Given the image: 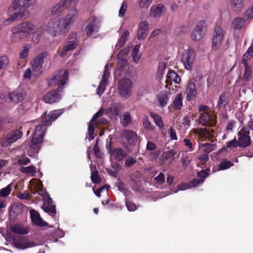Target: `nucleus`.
I'll list each match as a JSON object with an SVG mask.
<instances>
[{
    "label": "nucleus",
    "mask_w": 253,
    "mask_h": 253,
    "mask_svg": "<svg viewBox=\"0 0 253 253\" xmlns=\"http://www.w3.org/2000/svg\"><path fill=\"white\" fill-rule=\"evenodd\" d=\"M69 81V73L67 70H59L48 82L49 86L57 87L46 93L43 97V101L46 103L53 104L59 102L62 99L63 89Z\"/></svg>",
    "instance_id": "obj_1"
},
{
    "label": "nucleus",
    "mask_w": 253,
    "mask_h": 253,
    "mask_svg": "<svg viewBox=\"0 0 253 253\" xmlns=\"http://www.w3.org/2000/svg\"><path fill=\"white\" fill-rule=\"evenodd\" d=\"M77 15L78 11L76 9L71 10L63 20L62 26L59 16L52 18L47 23L46 30L48 33L53 37L57 36L61 32L66 35L77 18Z\"/></svg>",
    "instance_id": "obj_2"
},
{
    "label": "nucleus",
    "mask_w": 253,
    "mask_h": 253,
    "mask_svg": "<svg viewBox=\"0 0 253 253\" xmlns=\"http://www.w3.org/2000/svg\"><path fill=\"white\" fill-rule=\"evenodd\" d=\"M64 111L63 109L55 110L49 112L47 115L45 113L42 115L41 125L37 126L35 128L33 134L31 147L37 146L42 142L46 127L51 126L52 123L62 114Z\"/></svg>",
    "instance_id": "obj_3"
},
{
    "label": "nucleus",
    "mask_w": 253,
    "mask_h": 253,
    "mask_svg": "<svg viewBox=\"0 0 253 253\" xmlns=\"http://www.w3.org/2000/svg\"><path fill=\"white\" fill-rule=\"evenodd\" d=\"M36 2V0H14L12 6L9 8V12L15 11L9 20L13 21L18 18L23 17L26 14H29L28 11L25 10L29 7L33 5Z\"/></svg>",
    "instance_id": "obj_4"
},
{
    "label": "nucleus",
    "mask_w": 253,
    "mask_h": 253,
    "mask_svg": "<svg viewBox=\"0 0 253 253\" xmlns=\"http://www.w3.org/2000/svg\"><path fill=\"white\" fill-rule=\"evenodd\" d=\"M77 36L78 34L76 32L72 33L68 36L65 45L58 51L61 57L66 56L70 51H73L78 46L79 42L77 40Z\"/></svg>",
    "instance_id": "obj_5"
},
{
    "label": "nucleus",
    "mask_w": 253,
    "mask_h": 253,
    "mask_svg": "<svg viewBox=\"0 0 253 253\" xmlns=\"http://www.w3.org/2000/svg\"><path fill=\"white\" fill-rule=\"evenodd\" d=\"M132 83L130 79L124 78L121 80L118 84V89L120 95L127 98L131 95Z\"/></svg>",
    "instance_id": "obj_6"
},
{
    "label": "nucleus",
    "mask_w": 253,
    "mask_h": 253,
    "mask_svg": "<svg viewBox=\"0 0 253 253\" xmlns=\"http://www.w3.org/2000/svg\"><path fill=\"white\" fill-rule=\"evenodd\" d=\"M250 131L248 127H243L238 133L239 147L245 148L251 144Z\"/></svg>",
    "instance_id": "obj_7"
},
{
    "label": "nucleus",
    "mask_w": 253,
    "mask_h": 253,
    "mask_svg": "<svg viewBox=\"0 0 253 253\" xmlns=\"http://www.w3.org/2000/svg\"><path fill=\"white\" fill-rule=\"evenodd\" d=\"M23 135V132L20 129L11 130L2 139L1 145L7 147L20 139Z\"/></svg>",
    "instance_id": "obj_8"
},
{
    "label": "nucleus",
    "mask_w": 253,
    "mask_h": 253,
    "mask_svg": "<svg viewBox=\"0 0 253 253\" xmlns=\"http://www.w3.org/2000/svg\"><path fill=\"white\" fill-rule=\"evenodd\" d=\"M86 24L84 32L87 37H91L93 34L99 31L100 28L99 21L95 16H93L91 17L86 21Z\"/></svg>",
    "instance_id": "obj_9"
},
{
    "label": "nucleus",
    "mask_w": 253,
    "mask_h": 253,
    "mask_svg": "<svg viewBox=\"0 0 253 253\" xmlns=\"http://www.w3.org/2000/svg\"><path fill=\"white\" fill-rule=\"evenodd\" d=\"M207 28V26L205 21H199L192 33V39L196 41H199L202 40L205 35Z\"/></svg>",
    "instance_id": "obj_10"
},
{
    "label": "nucleus",
    "mask_w": 253,
    "mask_h": 253,
    "mask_svg": "<svg viewBox=\"0 0 253 253\" xmlns=\"http://www.w3.org/2000/svg\"><path fill=\"white\" fill-rule=\"evenodd\" d=\"M225 34V32L221 27L216 26L214 28L212 40V46L214 50H217L220 47Z\"/></svg>",
    "instance_id": "obj_11"
},
{
    "label": "nucleus",
    "mask_w": 253,
    "mask_h": 253,
    "mask_svg": "<svg viewBox=\"0 0 253 253\" xmlns=\"http://www.w3.org/2000/svg\"><path fill=\"white\" fill-rule=\"evenodd\" d=\"M37 29L36 26L30 22H23L16 27L12 29L11 31L14 34L19 33H24L30 34L34 32Z\"/></svg>",
    "instance_id": "obj_12"
},
{
    "label": "nucleus",
    "mask_w": 253,
    "mask_h": 253,
    "mask_svg": "<svg viewBox=\"0 0 253 253\" xmlns=\"http://www.w3.org/2000/svg\"><path fill=\"white\" fill-rule=\"evenodd\" d=\"M195 52L194 50L189 49L184 53L181 58V61L187 70H190L195 61Z\"/></svg>",
    "instance_id": "obj_13"
},
{
    "label": "nucleus",
    "mask_w": 253,
    "mask_h": 253,
    "mask_svg": "<svg viewBox=\"0 0 253 253\" xmlns=\"http://www.w3.org/2000/svg\"><path fill=\"white\" fill-rule=\"evenodd\" d=\"M47 52H43L33 59L32 61V67L34 72H41L44 63V58L47 56Z\"/></svg>",
    "instance_id": "obj_14"
},
{
    "label": "nucleus",
    "mask_w": 253,
    "mask_h": 253,
    "mask_svg": "<svg viewBox=\"0 0 253 253\" xmlns=\"http://www.w3.org/2000/svg\"><path fill=\"white\" fill-rule=\"evenodd\" d=\"M12 240L14 247L22 250L32 247L35 244L34 243L27 241L25 238L19 236H14Z\"/></svg>",
    "instance_id": "obj_15"
},
{
    "label": "nucleus",
    "mask_w": 253,
    "mask_h": 253,
    "mask_svg": "<svg viewBox=\"0 0 253 253\" xmlns=\"http://www.w3.org/2000/svg\"><path fill=\"white\" fill-rule=\"evenodd\" d=\"M26 95V91L23 89L18 87L16 90L9 92L8 96L12 102L18 103L24 100Z\"/></svg>",
    "instance_id": "obj_16"
},
{
    "label": "nucleus",
    "mask_w": 253,
    "mask_h": 253,
    "mask_svg": "<svg viewBox=\"0 0 253 253\" xmlns=\"http://www.w3.org/2000/svg\"><path fill=\"white\" fill-rule=\"evenodd\" d=\"M124 141H126L130 145H134L137 141V136L135 132L132 130L125 129L122 134Z\"/></svg>",
    "instance_id": "obj_17"
},
{
    "label": "nucleus",
    "mask_w": 253,
    "mask_h": 253,
    "mask_svg": "<svg viewBox=\"0 0 253 253\" xmlns=\"http://www.w3.org/2000/svg\"><path fill=\"white\" fill-rule=\"evenodd\" d=\"M129 178L132 182V190L135 192H140L142 190V182L139 173L137 172L131 173Z\"/></svg>",
    "instance_id": "obj_18"
},
{
    "label": "nucleus",
    "mask_w": 253,
    "mask_h": 253,
    "mask_svg": "<svg viewBox=\"0 0 253 253\" xmlns=\"http://www.w3.org/2000/svg\"><path fill=\"white\" fill-rule=\"evenodd\" d=\"M72 1V0H61L52 8L51 14L56 15L62 12L71 5Z\"/></svg>",
    "instance_id": "obj_19"
},
{
    "label": "nucleus",
    "mask_w": 253,
    "mask_h": 253,
    "mask_svg": "<svg viewBox=\"0 0 253 253\" xmlns=\"http://www.w3.org/2000/svg\"><path fill=\"white\" fill-rule=\"evenodd\" d=\"M245 71L244 74L243 75V77H241V76L239 77L238 81H240L242 80V84L245 85L247 82H249L251 80L253 77V67L252 65H243Z\"/></svg>",
    "instance_id": "obj_20"
},
{
    "label": "nucleus",
    "mask_w": 253,
    "mask_h": 253,
    "mask_svg": "<svg viewBox=\"0 0 253 253\" xmlns=\"http://www.w3.org/2000/svg\"><path fill=\"white\" fill-rule=\"evenodd\" d=\"M149 24L146 21H142L140 22L137 31V39L141 41L145 39L148 35Z\"/></svg>",
    "instance_id": "obj_21"
},
{
    "label": "nucleus",
    "mask_w": 253,
    "mask_h": 253,
    "mask_svg": "<svg viewBox=\"0 0 253 253\" xmlns=\"http://www.w3.org/2000/svg\"><path fill=\"white\" fill-rule=\"evenodd\" d=\"M110 157L116 161H123L127 156L126 152L120 148H114L110 152Z\"/></svg>",
    "instance_id": "obj_22"
},
{
    "label": "nucleus",
    "mask_w": 253,
    "mask_h": 253,
    "mask_svg": "<svg viewBox=\"0 0 253 253\" xmlns=\"http://www.w3.org/2000/svg\"><path fill=\"white\" fill-rule=\"evenodd\" d=\"M30 213L32 222L34 224L40 227H43L47 224L42 220L39 212L35 210H31Z\"/></svg>",
    "instance_id": "obj_23"
},
{
    "label": "nucleus",
    "mask_w": 253,
    "mask_h": 253,
    "mask_svg": "<svg viewBox=\"0 0 253 253\" xmlns=\"http://www.w3.org/2000/svg\"><path fill=\"white\" fill-rule=\"evenodd\" d=\"M165 8L162 3L153 5L150 9V15L153 18L160 16L165 12Z\"/></svg>",
    "instance_id": "obj_24"
},
{
    "label": "nucleus",
    "mask_w": 253,
    "mask_h": 253,
    "mask_svg": "<svg viewBox=\"0 0 253 253\" xmlns=\"http://www.w3.org/2000/svg\"><path fill=\"white\" fill-rule=\"evenodd\" d=\"M185 92L187 94L186 99L188 101L193 99L197 94L195 84L193 82L189 83L186 86Z\"/></svg>",
    "instance_id": "obj_25"
},
{
    "label": "nucleus",
    "mask_w": 253,
    "mask_h": 253,
    "mask_svg": "<svg viewBox=\"0 0 253 253\" xmlns=\"http://www.w3.org/2000/svg\"><path fill=\"white\" fill-rule=\"evenodd\" d=\"M121 104L119 103H114L106 110V113L109 114L110 118H113L119 115Z\"/></svg>",
    "instance_id": "obj_26"
},
{
    "label": "nucleus",
    "mask_w": 253,
    "mask_h": 253,
    "mask_svg": "<svg viewBox=\"0 0 253 253\" xmlns=\"http://www.w3.org/2000/svg\"><path fill=\"white\" fill-rule=\"evenodd\" d=\"M168 92L163 91L157 95V99L159 102L160 106L164 107L166 106L169 101Z\"/></svg>",
    "instance_id": "obj_27"
},
{
    "label": "nucleus",
    "mask_w": 253,
    "mask_h": 253,
    "mask_svg": "<svg viewBox=\"0 0 253 253\" xmlns=\"http://www.w3.org/2000/svg\"><path fill=\"white\" fill-rule=\"evenodd\" d=\"M245 22V20L244 18L238 17L233 20L231 25L234 29L240 30L244 26Z\"/></svg>",
    "instance_id": "obj_28"
},
{
    "label": "nucleus",
    "mask_w": 253,
    "mask_h": 253,
    "mask_svg": "<svg viewBox=\"0 0 253 253\" xmlns=\"http://www.w3.org/2000/svg\"><path fill=\"white\" fill-rule=\"evenodd\" d=\"M230 102L229 97L226 95V93H222L219 96L218 102L217 107L221 108L222 106L223 108H225L226 106Z\"/></svg>",
    "instance_id": "obj_29"
},
{
    "label": "nucleus",
    "mask_w": 253,
    "mask_h": 253,
    "mask_svg": "<svg viewBox=\"0 0 253 253\" xmlns=\"http://www.w3.org/2000/svg\"><path fill=\"white\" fill-rule=\"evenodd\" d=\"M175 154L176 152L174 150L164 152L162 155V160L165 162L168 161L172 162L175 159Z\"/></svg>",
    "instance_id": "obj_30"
},
{
    "label": "nucleus",
    "mask_w": 253,
    "mask_h": 253,
    "mask_svg": "<svg viewBox=\"0 0 253 253\" xmlns=\"http://www.w3.org/2000/svg\"><path fill=\"white\" fill-rule=\"evenodd\" d=\"M210 119L209 112H205L200 114L199 122L202 126H207L209 125Z\"/></svg>",
    "instance_id": "obj_31"
},
{
    "label": "nucleus",
    "mask_w": 253,
    "mask_h": 253,
    "mask_svg": "<svg viewBox=\"0 0 253 253\" xmlns=\"http://www.w3.org/2000/svg\"><path fill=\"white\" fill-rule=\"evenodd\" d=\"M182 99L183 97L181 93H179L176 96L172 103L174 109L176 110H180L181 109L183 106Z\"/></svg>",
    "instance_id": "obj_32"
},
{
    "label": "nucleus",
    "mask_w": 253,
    "mask_h": 253,
    "mask_svg": "<svg viewBox=\"0 0 253 253\" xmlns=\"http://www.w3.org/2000/svg\"><path fill=\"white\" fill-rule=\"evenodd\" d=\"M203 146H206V149H205V154L202 155L199 157V159L204 162H206L209 160V157L208 154L210 153L212 150V145L209 143L203 144Z\"/></svg>",
    "instance_id": "obj_33"
},
{
    "label": "nucleus",
    "mask_w": 253,
    "mask_h": 253,
    "mask_svg": "<svg viewBox=\"0 0 253 253\" xmlns=\"http://www.w3.org/2000/svg\"><path fill=\"white\" fill-rule=\"evenodd\" d=\"M10 230L15 234L23 235L29 232L27 228H25L18 225H13L10 227Z\"/></svg>",
    "instance_id": "obj_34"
},
{
    "label": "nucleus",
    "mask_w": 253,
    "mask_h": 253,
    "mask_svg": "<svg viewBox=\"0 0 253 253\" xmlns=\"http://www.w3.org/2000/svg\"><path fill=\"white\" fill-rule=\"evenodd\" d=\"M42 209L43 211L47 213L49 215L52 217L54 216L56 213V207L55 205H47L43 204Z\"/></svg>",
    "instance_id": "obj_35"
},
{
    "label": "nucleus",
    "mask_w": 253,
    "mask_h": 253,
    "mask_svg": "<svg viewBox=\"0 0 253 253\" xmlns=\"http://www.w3.org/2000/svg\"><path fill=\"white\" fill-rule=\"evenodd\" d=\"M140 45L139 44H136L132 49L131 51V54L133 57V59L134 62L137 63L140 60V56L139 55V48Z\"/></svg>",
    "instance_id": "obj_36"
},
{
    "label": "nucleus",
    "mask_w": 253,
    "mask_h": 253,
    "mask_svg": "<svg viewBox=\"0 0 253 253\" xmlns=\"http://www.w3.org/2000/svg\"><path fill=\"white\" fill-rule=\"evenodd\" d=\"M167 77L175 84H178L180 82L181 79L180 77L172 70H169V71Z\"/></svg>",
    "instance_id": "obj_37"
},
{
    "label": "nucleus",
    "mask_w": 253,
    "mask_h": 253,
    "mask_svg": "<svg viewBox=\"0 0 253 253\" xmlns=\"http://www.w3.org/2000/svg\"><path fill=\"white\" fill-rule=\"evenodd\" d=\"M231 6L234 10L240 11L244 6L243 0H232Z\"/></svg>",
    "instance_id": "obj_38"
},
{
    "label": "nucleus",
    "mask_w": 253,
    "mask_h": 253,
    "mask_svg": "<svg viewBox=\"0 0 253 253\" xmlns=\"http://www.w3.org/2000/svg\"><path fill=\"white\" fill-rule=\"evenodd\" d=\"M129 34V32L127 30H126L124 33H123L121 38L118 41V45L119 47H122L124 46L127 39Z\"/></svg>",
    "instance_id": "obj_39"
},
{
    "label": "nucleus",
    "mask_w": 253,
    "mask_h": 253,
    "mask_svg": "<svg viewBox=\"0 0 253 253\" xmlns=\"http://www.w3.org/2000/svg\"><path fill=\"white\" fill-rule=\"evenodd\" d=\"M20 171L23 173L32 174L34 175L36 172V169L33 166H30L26 167H22L20 168Z\"/></svg>",
    "instance_id": "obj_40"
},
{
    "label": "nucleus",
    "mask_w": 253,
    "mask_h": 253,
    "mask_svg": "<svg viewBox=\"0 0 253 253\" xmlns=\"http://www.w3.org/2000/svg\"><path fill=\"white\" fill-rule=\"evenodd\" d=\"M150 116L153 117L156 125L159 127L162 128L164 127V124L161 117L157 114H154L152 113L150 114Z\"/></svg>",
    "instance_id": "obj_41"
},
{
    "label": "nucleus",
    "mask_w": 253,
    "mask_h": 253,
    "mask_svg": "<svg viewBox=\"0 0 253 253\" xmlns=\"http://www.w3.org/2000/svg\"><path fill=\"white\" fill-rule=\"evenodd\" d=\"M91 179L95 184H99L101 182V178L98 175V171L96 169L91 171Z\"/></svg>",
    "instance_id": "obj_42"
},
{
    "label": "nucleus",
    "mask_w": 253,
    "mask_h": 253,
    "mask_svg": "<svg viewBox=\"0 0 253 253\" xmlns=\"http://www.w3.org/2000/svg\"><path fill=\"white\" fill-rule=\"evenodd\" d=\"M226 148L223 147L220 150V151H223V150H226V148H236L238 146H239V143L238 141L237 140L236 138H234V139H233L231 141L227 142L226 143Z\"/></svg>",
    "instance_id": "obj_43"
},
{
    "label": "nucleus",
    "mask_w": 253,
    "mask_h": 253,
    "mask_svg": "<svg viewBox=\"0 0 253 253\" xmlns=\"http://www.w3.org/2000/svg\"><path fill=\"white\" fill-rule=\"evenodd\" d=\"M253 55H251L250 53L246 52L242 56V64L243 65H251L252 63L251 60L253 57Z\"/></svg>",
    "instance_id": "obj_44"
},
{
    "label": "nucleus",
    "mask_w": 253,
    "mask_h": 253,
    "mask_svg": "<svg viewBox=\"0 0 253 253\" xmlns=\"http://www.w3.org/2000/svg\"><path fill=\"white\" fill-rule=\"evenodd\" d=\"M40 195L43 197L44 200L43 204H45L46 206L53 205L52 199L50 197L49 195L45 191H44L43 193L40 194Z\"/></svg>",
    "instance_id": "obj_45"
},
{
    "label": "nucleus",
    "mask_w": 253,
    "mask_h": 253,
    "mask_svg": "<svg viewBox=\"0 0 253 253\" xmlns=\"http://www.w3.org/2000/svg\"><path fill=\"white\" fill-rule=\"evenodd\" d=\"M233 166V163L230 161L224 160L222 161L219 165V170H225L228 169Z\"/></svg>",
    "instance_id": "obj_46"
},
{
    "label": "nucleus",
    "mask_w": 253,
    "mask_h": 253,
    "mask_svg": "<svg viewBox=\"0 0 253 253\" xmlns=\"http://www.w3.org/2000/svg\"><path fill=\"white\" fill-rule=\"evenodd\" d=\"M153 0H139L138 1V6L140 8H148L152 3Z\"/></svg>",
    "instance_id": "obj_47"
},
{
    "label": "nucleus",
    "mask_w": 253,
    "mask_h": 253,
    "mask_svg": "<svg viewBox=\"0 0 253 253\" xmlns=\"http://www.w3.org/2000/svg\"><path fill=\"white\" fill-rule=\"evenodd\" d=\"M93 122H91L88 126V134L89 135V140H92L94 139L93 136L94 130H95V125L92 123Z\"/></svg>",
    "instance_id": "obj_48"
},
{
    "label": "nucleus",
    "mask_w": 253,
    "mask_h": 253,
    "mask_svg": "<svg viewBox=\"0 0 253 253\" xmlns=\"http://www.w3.org/2000/svg\"><path fill=\"white\" fill-rule=\"evenodd\" d=\"M125 203L128 211H133L136 210V206L135 203L128 199H126Z\"/></svg>",
    "instance_id": "obj_49"
},
{
    "label": "nucleus",
    "mask_w": 253,
    "mask_h": 253,
    "mask_svg": "<svg viewBox=\"0 0 253 253\" xmlns=\"http://www.w3.org/2000/svg\"><path fill=\"white\" fill-rule=\"evenodd\" d=\"M122 124L123 126H126L127 124H129L131 121V116L130 114L128 112H125L123 115Z\"/></svg>",
    "instance_id": "obj_50"
},
{
    "label": "nucleus",
    "mask_w": 253,
    "mask_h": 253,
    "mask_svg": "<svg viewBox=\"0 0 253 253\" xmlns=\"http://www.w3.org/2000/svg\"><path fill=\"white\" fill-rule=\"evenodd\" d=\"M9 63V59L7 56L3 55L0 57V70L5 68Z\"/></svg>",
    "instance_id": "obj_51"
},
{
    "label": "nucleus",
    "mask_w": 253,
    "mask_h": 253,
    "mask_svg": "<svg viewBox=\"0 0 253 253\" xmlns=\"http://www.w3.org/2000/svg\"><path fill=\"white\" fill-rule=\"evenodd\" d=\"M11 191V186L10 185H7L6 187L0 190V197H7L10 193Z\"/></svg>",
    "instance_id": "obj_52"
},
{
    "label": "nucleus",
    "mask_w": 253,
    "mask_h": 253,
    "mask_svg": "<svg viewBox=\"0 0 253 253\" xmlns=\"http://www.w3.org/2000/svg\"><path fill=\"white\" fill-rule=\"evenodd\" d=\"M143 126L144 127L148 130H152L153 127L152 126L151 122L149 121L148 117H144L142 120Z\"/></svg>",
    "instance_id": "obj_53"
},
{
    "label": "nucleus",
    "mask_w": 253,
    "mask_h": 253,
    "mask_svg": "<svg viewBox=\"0 0 253 253\" xmlns=\"http://www.w3.org/2000/svg\"><path fill=\"white\" fill-rule=\"evenodd\" d=\"M29 48H30L28 45H25L23 46V49L19 53V58L20 59H25L28 56Z\"/></svg>",
    "instance_id": "obj_54"
},
{
    "label": "nucleus",
    "mask_w": 253,
    "mask_h": 253,
    "mask_svg": "<svg viewBox=\"0 0 253 253\" xmlns=\"http://www.w3.org/2000/svg\"><path fill=\"white\" fill-rule=\"evenodd\" d=\"M192 120H193L192 115L190 114H187L183 117L182 124L184 126H189Z\"/></svg>",
    "instance_id": "obj_55"
},
{
    "label": "nucleus",
    "mask_w": 253,
    "mask_h": 253,
    "mask_svg": "<svg viewBox=\"0 0 253 253\" xmlns=\"http://www.w3.org/2000/svg\"><path fill=\"white\" fill-rule=\"evenodd\" d=\"M209 171H210L209 169L201 170L198 172L197 176L199 178V179H203L204 180L205 178L209 176Z\"/></svg>",
    "instance_id": "obj_56"
},
{
    "label": "nucleus",
    "mask_w": 253,
    "mask_h": 253,
    "mask_svg": "<svg viewBox=\"0 0 253 253\" xmlns=\"http://www.w3.org/2000/svg\"><path fill=\"white\" fill-rule=\"evenodd\" d=\"M127 3L126 1H124L122 4V6L119 10V16L120 17H123L127 9Z\"/></svg>",
    "instance_id": "obj_57"
},
{
    "label": "nucleus",
    "mask_w": 253,
    "mask_h": 253,
    "mask_svg": "<svg viewBox=\"0 0 253 253\" xmlns=\"http://www.w3.org/2000/svg\"><path fill=\"white\" fill-rule=\"evenodd\" d=\"M244 18L246 20L253 18V4L251 8L248 9L244 14Z\"/></svg>",
    "instance_id": "obj_58"
},
{
    "label": "nucleus",
    "mask_w": 253,
    "mask_h": 253,
    "mask_svg": "<svg viewBox=\"0 0 253 253\" xmlns=\"http://www.w3.org/2000/svg\"><path fill=\"white\" fill-rule=\"evenodd\" d=\"M43 34V32L42 31H37V32L35 33L34 35L32 37V41L35 43H38L40 40V39Z\"/></svg>",
    "instance_id": "obj_59"
},
{
    "label": "nucleus",
    "mask_w": 253,
    "mask_h": 253,
    "mask_svg": "<svg viewBox=\"0 0 253 253\" xmlns=\"http://www.w3.org/2000/svg\"><path fill=\"white\" fill-rule=\"evenodd\" d=\"M154 180H155L158 184H163L165 181L164 173L160 172L159 175L154 178Z\"/></svg>",
    "instance_id": "obj_60"
},
{
    "label": "nucleus",
    "mask_w": 253,
    "mask_h": 253,
    "mask_svg": "<svg viewBox=\"0 0 253 253\" xmlns=\"http://www.w3.org/2000/svg\"><path fill=\"white\" fill-rule=\"evenodd\" d=\"M136 163V160L132 157H128L125 161V166L128 168L132 166Z\"/></svg>",
    "instance_id": "obj_61"
},
{
    "label": "nucleus",
    "mask_w": 253,
    "mask_h": 253,
    "mask_svg": "<svg viewBox=\"0 0 253 253\" xmlns=\"http://www.w3.org/2000/svg\"><path fill=\"white\" fill-rule=\"evenodd\" d=\"M105 113V109L101 108L97 112H96L92 117L91 122H94L98 118L102 116Z\"/></svg>",
    "instance_id": "obj_62"
},
{
    "label": "nucleus",
    "mask_w": 253,
    "mask_h": 253,
    "mask_svg": "<svg viewBox=\"0 0 253 253\" xmlns=\"http://www.w3.org/2000/svg\"><path fill=\"white\" fill-rule=\"evenodd\" d=\"M183 142L185 146L188 147L189 151H192L194 150L193 144L191 142V140L188 138H184L183 139Z\"/></svg>",
    "instance_id": "obj_63"
},
{
    "label": "nucleus",
    "mask_w": 253,
    "mask_h": 253,
    "mask_svg": "<svg viewBox=\"0 0 253 253\" xmlns=\"http://www.w3.org/2000/svg\"><path fill=\"white\" fill-rule=\"evenodd\" d=\"M157 149L156 144L151 141H148L146 145V150L148 151H154Z\"/></svg>",
    "instance_id": "obj_64"
}]
</instances>
